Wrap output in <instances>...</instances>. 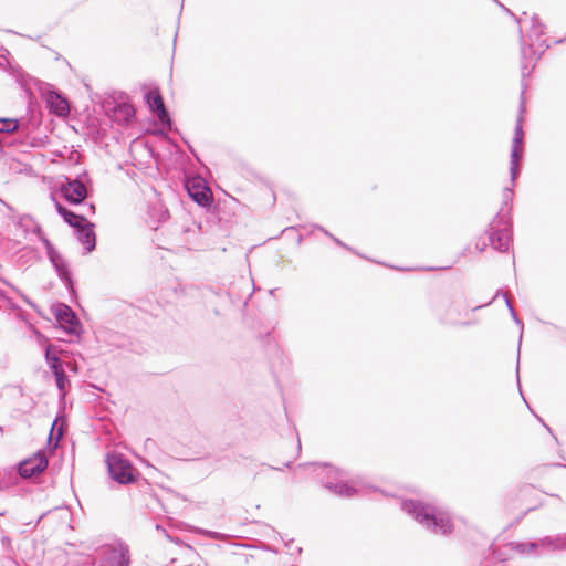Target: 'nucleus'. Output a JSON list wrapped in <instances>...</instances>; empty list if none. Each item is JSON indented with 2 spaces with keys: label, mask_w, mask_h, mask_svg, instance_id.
Returning <instances> with one entry per match:
<instances>
[{
  "label": "nucleus",
  "mask_w": 566,
  "mask_h": 566,
  "mask_svg": "<svg viewBox=\"0 0 566 566\" xmlns=\"http://www.w3.org/2000/svg\"><path fill=\"white\" fill-rule=\"evenodd\" d=\"M401 509L433 534L448 535L453 531V523L449 513L432 504L417 500H405L401 502Z\"/></svg>",
  "instance_id": "nucleus-1"
},
{
  "label": "nucleus",
  "mask_w": 566,
  "mask_h": 566,
  "mask_svg": "<svg viewBox=\"0 0 566 566\" xmlns=\"http://www.w3.org/2000/svg\"><path fill=\"white\" fill-rule=\"evenodd\" d=\"M514 184L515 181H511V186L503 189L502 206L488 229L490 244L499 252L507 251L512 242L511 209L514 197Z\"/></svg>",
  "instance_id": "nucleus-2"
},
{
  "label": "nucleus",
  "mask_w": 566,
  "mask_h": 566,
  "mask_svg": "<svg viewBox=\"0 0 566 566\" xmlns=\"http://www.w3.org/2000/svg\"><path fill=\"white\" fill-rule=\"evenodd\" d=\"M14 226L19 228L25 237L35 234L39 238V240L44 244L48 258L54 266L59 277L70 291H73L74 283L69 270V264L42 232L41 226L29 214L20 216L14 221Z\"/></svg>",
  "instance_id": "nucleus-3"
},
{
  "label": "nucleus",
  "mask_w": 566,
  "mask_h": 566,
  "mask_svg": "<svg viewBox=\"0 0 566 566\" xmlns=\"http://www.w3.org/2000/svg\"><path fill=\"white\" fill-rule=\"evenodd\" d=\"M312 467L313 472L321 483L338 496L352 497L365 493L367 489V486L359 481L348 483L345 480V473L337 468L328 464H312Z\"/></svg>",
  "instance_id": "nucleus-4"
},
{
  "label": "nucleus",
  "mask_w": 566,
  "mask_h": 566,
  "mask_svg": "<svg viewBox=\"0 0 566 566\" xmlns=\"http://www.w3.org/2000/svg\"><path fill=\"white\" fill-rule=\"evenodd\" d=\"M545 25L539 20L537 15H533L531 18V28L528 31V39L531 40L530 44H526L524 41V35L521 33V54L523 59L522 63V76L525 77L526 75H530L532 69H528L525 60L527 59L528 54H535L538 53L539 55L543 54L548 48L549 44L547 43L546 39H543V35L545 34Z\"/></svg>",
  "instance_id": "nucleus-5"
},
{
  "label": "nucleus",
  "mask_w": 566,
  "mask_h": 566,
  "mask_svg": "<svg viewBox=\"0 0 566 566\" xmlns=\"http://www.w3.org/2000/svg\"><path fill=\"white\" fill-rule=\"evenodd\" d=\"M111 478L120 484L134 482V468L132 463L119 453H111L106 459Z\"/></svg>",
  "instance_id": "nucleus-6"
},
{
  "label": "nucleus",
  "mask_w": 566,
  "mask_h": 566,
  "mask_svg": "<svg viewBox=\"0 0 566 566\" xmlns=\"http://www.w3.org/2000/svg\"><path fill=\"white\" fill-rule=\"evenodd\" d=\"M104 565L102 566H129V549L124 543L107 545L103 549Z\"/></svg>",
  "instance_id": "nucleus-7"
},
{
  "label": "nucleus",
  "mask_w": 566,
  "mask_h": 566,
  "mask_svg": "<svg viewBox=\"0 0 566 566\" xmlns=\"http://www.w3.org/2000/svg\"><path fill=\"white\" fill-rule=\"evenodd\" d=\"M66 184L61 186V193L70 203H81L87 196L84 181L80 179H66Z\"/></svg>",
  "instance_id": "nucleus-8"
},
{
  "label": "nucleus",
  "mask_w": 566,
  "mask_h": 566,
  "mask_svg": "<svg viewBox=\"0 0 566 566\" xmlns=\"http://www.w3.org/2000/svg\"><path fill=\"white\" fill-rule=\"evenodd\" d=\"M535 557L543 556L551 552L566 551V533L556 536H545L535 541Z\"/></svg>",
  "instance_id": "nucleus-9"
},
{
  "label": "nucleus",
  "mask_w": 566,
  "mask_h": 566,
  "mask_svg": "<svg viewBox=\"0 0 566 566\" xmlns=\"http://www.w3.org/2000/svg\"><path fill=\"white\" fill-rule=\"evenodd\" d=\"M48 467V459L38 452L34 458L22 461L19 465V474L22 478H31L43 472Z\"/></svg>",
  "instance_id": "nucleus-10"
},
{
  "label": "nucleus",
  "mask_w": 566,
  "mask_h": 566,
  "mask_svg": "<svg viewBox=\"0 0 566 566\" xmlns=\"http://www.w3.org/2000/svg\"><path fill=\"white\" fill-rule=\"evenodd\" d=\"M56 319L69 334H78V321L74 312L67 305H62L57 308Z\"/></svg>",
  "instance_id": "nucleus-11"
},
{
  "label": "nucleus",
  "mask_w": 566,
  "mask_h": 566,
  "mask_svg": "<svg viewBox=\"0 0 566 566\" xmlns=\"http://www.w3.org/2000/svg\"><path fill=\"white\" fill-rule=\"evenodd\" d=\"M77 240L83 244L87 253L92 252L96 247V235L94 231V223L83 222L80 228H76Z\"/></svg>",
  "instance_id": "nucleus-12"
},
{
  "label": "nucleus",
  "mask_w": 566,
  "mask_h": 566,
  "mask_svg": "<svg viewBox=\"0 0 566 566\" xmlns=\"http://www.w3.org/2000/svg\"><path fill=\"white\" fill-rule=\"evenodd\" d=\"M50 111L60 117H65L70 114V104L65 97L56 92H50L46 98Z\"/></svg>",
  "instance_id": "nucleus-13"
},
{
  "label": "nucleus",
  "mask_w": 566,
  "mask_h": 566,
  "mask_svg": "<svg viewBox=\"0 0 566 566\" xmlns=\"http://www.w3.org/2000/svg\"><path fill=\"white\" fill-rule=\"evenodd\" d=\"M51 200L53 201L55 209L57 213L63 218V220L71 226L72 228L76 229L80 228V226L86 221L85 216L75 213L73 211L67 210L64 208L60 201L51 195Z\"/></svg>",
  "instance_id": "nucleus-14"
},
{
  "label": "nucleus",
  "mask_w": 566,
  "mask_h": 566,
  "mask_svg": "<svg viewBox=\"0 0 566 566\" xmlns=\"http://www.w3.org/2000/svg\"><path fill=\"white\" fill-rule=\"evenodd\" d=\"M169 217V212L166 207L160 202L156 201L148 208V222L153 228H157L158 224L165 222Z\"/></svg>",
  "instance_id": "nucleus-15"
},
{
  "label": "nucleus",
  "mask_w": 566,
  "mask_h": 566,
  "mask_svg": "<svg viewBox=\"0 0 566 566\" xmlns=\"http://www.w3.org/2000/svg\"><path fill=\"white\" fill-rule=\"evenodd\" d=\"M523 139H520L518 137H513L512 142V149H511V161H510V175L512 182L515 181V179L518 176L520 172V153L522 147Z\"/></svg>",
  "instance_id": "nucleus-16"
},
{
  "label": "nucleus",
  "mask_w": 566,
  "mask_h": 566,
  "mask_svg": "<svg viewBox=\"0 0 566 566\" xmlns=\"http://www.w3.org/2000/svg\"><path fill=\"white\" fill-rule=\"evenodd\" d=\"M188 193L199 206L207 207L211 202L212 193L208 187L193 184L188 187Z\"/></svg>",
  "instance_id": "nucleus-17"
},
{
  "label": "nucleus",
  "mask_w": 566,
  "mask_h": 566,
  "mask_svg": "<svg viewBox=\"0 0 566 566\" xmlns=\"http://www.w3.org/2000/svg\"><path fill=\"white\" fill-rule=\"evenodd\" d=\"M436 314L440 317L443 323L455 324L457 315H454L455 308L452 301H443L436 306Z\"/></svg>",
  "instance_id": "nucleus-18"
},
{
  "label": "nucleus",
  "mask_w": 566,
  "mask_h": 566,
  "mask_svg": "<svg viewBox=\"0 0 566 566\" xmlns=\"http://www.w3.org/2000/svg\"><path fill=\"white\" fill-rule=\"evenodd\" d=\"M505 547L510 548V551L516 552L521 555L535 556V548L537 546H535L534 542H523V543L510 542V543L505 544Z\"/></svg>",
  "instance_id": "nucleus-19"
},
{
  "label": "nucleus",
  "mask_w": 566,
  "mask_h": 566,
  "mask_svg": "<svg viewBox=\"0 0 566 566\" xmlns=\"http://www.w3.org/2000/svg\"><path fill=\"white\" fill-rule=\"evenodd\" d=\"M146 102L154 112L165 106L160 92L157 88L147 92Z\"/></svg>",
  "instance_id": "nucleus-20"
},
{
  "label": "nucleus",
  "mask_w": 566,
  "mask_h": 566,
  "mask_svg": "<svg viewBox=\"0 0 566 566\" xmlns=\"http://www.w3.org/2000/svg\"><path fill=\"white\" fill-rule=\"evenodd\" d=\"M23 126L17 118H0V133H13Z\"/></svg>",
  "instance_id": "nucleus-21"
},
{
  "label": "nucleus",
  "mask_w": 566,
  "mask_h": 566,
  "mask_svg": "<svg viewBox=\"0 0 566 566\" xmlns=\"http://www.w3.org/2000/svg\"><path fill=\"white\" fill-rule=\"evenodd\" d=\"M490 551L495 559L499 562H505L512 557V552L510 548H506L505 545L503 547H495L494 544L490 545Z\"/></svg>",
  "instance_id": "nucleus-22"
},
{
  "label": "nucleus",
  "mask_w": 566,
  "mask_h": 566,
  "mask_svg": "<svg viewBox=\"0 0 566 566\" xmlns=\"http://www.w3.org/2000/svg\"><path fill=\"white\" fill-rule=\"evenodd\" d=\"M499 296H502V297L504 298L505 304H506V306H507V310H509V312H510V314H511V317L513 318V321L515 322V324H516V325H518V326L521 327V329H523V323H522V321L518 318V316H517V314H516V312H515L514 307L512 306V304H511V302H510V300H509V297H507V294H506V293H503L502 291H500V290H499V291L495 293L494 298H496V297H499Z\"/></svg>",
  "instance_id": "nucleus-23"
},
{
  "label": "nucleus",
  "mask_w": 566,
  "mask_h": 566,
  "mask_svg": "<svg viewBox=\"0 0 566 566\" xmlns=\"http://www.w3.org/2000/svg\"><path fill=\"white\" fill-rule=\"evenodd\" d=\"M52 371L56 379V386L60 391H64L65 384L67 382V378L65 376V373L63 368H56L55 366H52Z\"/></svg>",
  "instance_id": "nucleus-24"
},
{
  "label": "nucleus",
  "mask_w": 566,
  "mask_h": 566,
  "mask_svg": "<svg viewBox=\"0 0 566 566\" xmlns=\"http://www.w3.org/2000/svg\"><path fill=\"white\" fill-rule=\"evenodd\" d=\"M52 350H53V346H51V345H49L45 349V359H46L50 368L52 369V366H55L56 368H62V366L60 365V358Z\"/></svg>",
  "instance_id": "nucleus-25"
},
{
  "label": "nucleus",
  "mask_w": 566,
  "mask_h": 566,
  "mask_svg": "<svg viewBox=\"0 0 566 566\" xmlns=\"http://www.w3.org/2000/svg\"><path fill=\"white\" fill-rule=\"evenodd\" d=\"M156 114L158 116L159 122L164 126L169 127V128L171 127V119H170L169 113L167 112L165 106H163L159 109H157Z\"/></svg>",
  "instance_id": "nucleus-26"
},
{
  "label": "nucleus",
  "mask_w": 566,
  "mask_h": 566,
  "mask_svg": "<svg viewBox=\"0 0 566 566\" xmlns=\"http://www.w3.org/2000/svg\"><path fill=\"white\" fill-rule=\"evenodd\" d=\"M316 229H318L319 231H322L325 235L329 237L336 244L347 249V250H350L349 247H347L344 242H342L338 238L334 237L332 233H329L326 229H324L323 227H319L317 226Z\"/></svg>",
  "instance_id": "nucleus-27"
},
{
  "label": "nucleus",
  "mask_w": 566,
  "mask_h": 566,
  "mask_svg": "<svg viewBox=\"0 0 566 566\" xmlns=\"http://www.w3.org/2000/svg\"><path fill=\"white\" fill-rule=\"evenodd\" d=\"M522 122H523V117H522V115H520L517 118L515 129H514V137H518L520 139H523V137H524Z\"/></svg>",
  "instance_id": "nucleus-28"
},
{
  "label": "nucleus",
  "mask_w": 566,
  "mask_h": 566,
  "mask_svg": "<svg viewBox=\"0 0 566 566\" xmlns=\"http://www.w3.org/2000/svg\"><path fill=\"white\" fill-rule=\"evenodd\" d=\"M0 301L4 302L9 308H11L12 311H15V310H19V306L12 302V300L10 297H8L6 295V293L3 292V295H0ZM2 308V304L0 303V310Z\"/></svg>",
  "instance_id": "nucleus-29"
},
{
  "label": "nucleus",
  "mask_w": 566,
  "mask_h": 566,
  "mask_svg": "<svg viewBox=\"0 0 566 566\" xmlns=\"http://www.w3.org/2000/svg\"><path fill=\"white\" fill-rule=\"evenodd\" d=\"M4 283H6V284H8L9 286H11V287H12V290H13V291H15V292H17V293H18V294L23 298V301H24L27 304H29V305L33 306V303L30 301V298H29V297H27L24 294H22V293H21L17 287H14L13 285L9 284V283H8V282H6V281H4Z\"/></svg>",
  "instance_id": "nucleus-30"
},
{
  "label": "nucleus",
  "mask_w": 566,
  "mask_h": 566,
  "mask_svg": "<svg viewBox=\"0 0 566 566\" xmlns=\"http://www.w3.org/2000/svg\"><path fill=\"white\" fill-rule=\"evenodd\" d=\"M83 208H84V211L82 213L83 216L85 213H87V214H94L95 213V206H94V203L84 205Z\"/></svg>",
  "instance_id": "nucleus-31"
},
{
  "label": "nucleus",
  "mask_w": 566,
  "mask_h": 566,
  "mask_svg": "<svg viewBox=\"0 0 566 566\" xmlns=\"http://www.w3.org/2000/svg\"><path fill=\"white\" fill-rule=\"evenodd\" d=\"M485 247L486 244L483 242L482 244H479L476 243V249L480 251V252H483L485 250Z\"/></svg>",
  "instance_id": "nucleus-32"
},
{
  "label": "nucleus",
  "mask_w": 566,
  "mask_h": 566,
  "mask_svg": "<svg viewBox=\"0 0 566 566\" xmlns=\"http://www.w3.org/2000/svg\"><path fill=\"white\" fill-rule=\"evenodd\" d=\"M518 371H520V361L517 360V366H516V376H517V378L520 377L518 376Z\"/></svg>",
  "instance_id": "nucleus-33"
},
{
  "label": "nucleus",
  "mask_w": 566,
  "mask_h": 566,
  "mask_svg": "<svg viewBox=\"0 0 566 566\" xmlns=\"http://www.w3.org/2000/svg\"><path fill=\"white\" fill-rule=\"evenodd\" d=\"M520 111L521 113L524 111V101L521 102Z\"/></svg>",
  "instance_id": "nucleus-34"
},
{
  "label": "nucleus",
  "mask_w": 566,
  "mask_h": 566,
  "mask_svg": "<svg viewBox=\"0 0 566 566\" xmlns=\"http://www.w3.org/2000/svg\"><path fill=\"white\" fill-rule=\"evenodd\" d=\"M61 436H62V428L59 429V433H57L56 439L59 440L61 438Z\"/></svg>",
  "instance_id": "nucleus-35"
},
{
  "label": "nucleus",
  "mask_w": 566,
  "mask_h": 566,
  "mask_svg": "<svg viewBox=\"0 0 566 566\" xmlns=\"http://www.w3.org/2000/svg\"><path fill=\"white\" fill-rule=\"evenodd\" d=\"M504 9H505V11H506L507 13H510V14H512V15H513V13L510 11V9H506V8H504Z\"/></svg>",
  "instance_id": "nucleus-36"
},
{
  "label": "nucleus",
  "mask_w": 566,
  "mask_h": 566,
  "mask_svg": "<svg viewBox=\"0 0 566 566\" xmlns=\"http://www.w3.org/2000/svg\"><path fill=\"white\" fill-rule=\"evenodd\" d=\"M44 515H45V513L41 514V515H40V517H39V521H40L41 518H43V517H44Z\"/></svg>",
  "instance_id": "nucleus-37"
},
{
  "label": "nucleus",
  "mask_w": 566,
  "mask_h": 566,
  "mask_svg": "<svg viewBox=\"0 0 566 566\" xmlns=\"http://www.w3.org/2000/svg\"><path fill=\"white\" fill-rule=\"evenodd\" d=\"M128 113L133 115L134 114V109H128Z\"/></svg>",
  "instance_id": "nucleus-38"
},
{
  "label": "nucleus",
  "mask_w": 566,
  "mask_h": 566,
  "mask_svg": "<svg viewBox=\"0 0 566 566\" xmlns=\"http://www.w3.org/2000/svg\"><path fill=\"white\" fill-rule=\"evenodd\" d=\"M0 295H3V291L2 290H0Z\"/></svg>",
  "instance_id": "nucleus-39"
},
{
  "label": "nucleus",
  "mask_w": 566,
  "mask_h": 566,
  "mask_svg": "<svg viewBox=\"0 0 566 566\" xmlns=\"http://www.w3.org/2000/svg\"><path fill=\"white\" fill-rule=\"evenodd\" d=\"M499 566H506V565L501 564V565H499Z\"/></svg>",
  "instance_id": "nucleus-40"
}]
</instances>
